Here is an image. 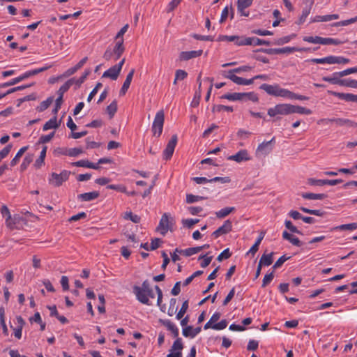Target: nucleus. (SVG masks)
<instances>
[{
    "mask_svg": "<svg viewBox=\"0 0 357 357\" xmlns=\"http://www.w3.org/2000/svg\"><path fill=\"white\" fill-rule=\"evenodd\" d=\"M322 79L325 82H328L333 84H340L341 79L338 75H336V72L333 73L331 76L323 77Z\"/></svg>",
    "mask_w": 357,
    "mask_h": 357,
    "instance_id": "obj_37",
    "label": "nucleus"
},
{
    "mask_svg": "<svg viewBox=\"0 0 357 357\" xmlns=\"http://www.w3.org/2000/svg\"><path fill=\"white\" fill-rule=\"evenodd\" d=\"M275 142V137H273L271 140L268 142H264L261 143L257 149V152L260 153L263 155H267L273 150L272 144Z\"/></svg>",
    "mask_w": 357,
    "mask_h": 357,
    "instance_id": "obj_15",
    "label": "nucleus"
},
{
    "mask_svg": "<svg viewBox=\"0 0 357 357\" xmlns=\"http://www.w3.org/2000/svg\"><path fill=\"white\" fill-rule=\"evenodd\" d=\"M83 151L82 149L79 148H73L70 149L67 151L66 153H63V154H66L71 157H75L79 155V154L82 153Z\"/></svg>",
    "mask_w": 357,
    "mask_h": 357,
    "instance_id": "obj_54",
    "label": "nucleus"
},
{
    "mask_svg": "<svg viewBox=\"0 0 357 357\" xmlns=\"http://www.w3.org/2000/svg\"><path fill=\"white\" fill-rule=\"evenodd\" d=\"M232 42L238 46L251 45L250 37L234 36Z\"/></svg>",
    "mask_w": 357,
    "mask_h": 357,
    "instance_id": "obj_26",
    "label": "nucleus"
},
{
    "mask_svg": "<svg viewBox=\"0 0 357 357\" xmlns=\"http://www.w3.org/2000/svg\"><path fill=\"white\" fill-rule=\"evenodd\" d=\"M71 83L72 81L66 82L58 90L57 94L59 96L55 100V107L52 110L54 115H56L59 110L61 109L63 102V94L70 89Z\"/></svg>",
    "mask_w": 357,
    "mask_h": 357,
    "instance_id": "obj_6",
    "label": "nucleus"
},
{
    "mask_svg": "<svg viewBox=\"0 0 357 357\" xmlns=\"http://www.w3.org/2000/svg\"><path fill=\"white\" fill-rule=\"evenodd\" d=\"M70 174V172L67 170H63L60 174L53 172L49 178V183L55 187H59L68 179Z\"/></svg>",
    "mask_w": 357,
    "mask_h": 357,
    "instance_id": "obj_5",
    "label": "nucleus"
},
{
    "mask_svg": "<svg viewBox=\"0 0 357 357\" xmlns=\"http://www.w3.org/2000/svg\"><path fill=\"white\" fill-rule=\"evenodd\" d=\"M117 110V102L116 100L112 101L107 107V112L110 118H112Z\"/></svg>",
    "mask_w": 357,
    "mask_h": 357,
    "instance_id": "obj_45",
    "label": "nucleus"
},
{
    "mask_svg": "<svg viewBox=\"0 0 357 357\" xmlns=\"http://www.w3.org/2000/svg\"><path fill=\"white\" fill-rule=\"evenodd\" d=\"M300 209L306 213L310 214V215H314L317 216H322L324 215V212L321 210H312L309 209L305 207H301Z\"/></svg>",
    "mask_w": 357,
    "mask_h": 357,
    "instance_id": "obj_52",
    "label": "nucleus"
},
{
    "mask_svg": "<svg viewBox=\"0 0 357 357\" xmlns=\"http://www.w3.org/2000/svg\"><path fill=\"white\" fill-rule=\"evenodd\" d=\"M357 22V19L356 17H352L351 19L347 20H342L337 22H335L333 24V26H347L349 24H351L352 23H354Z\"/></svg>",
    "mask_w": 357,
    "mask_h": 357,
    "instance_id": "obj_53",
    "label": "nucleus"
},
{
    "mask_svg": "<svg viewBox=\"0 0 357 357\" xmlns=\"http://www.w3.org/2000/svg\"><path fill=\"white\" fill-rule=\"evenodd\" d=\"M88 58L84 57L81 59L75 66L68 68L65 73L62 75V77H69L74 73H75L79 69H80L87 61Z\"/></svg>",
    "mask_w": 357,
    "mask_h": 357,
    "instance_id": "obj_18",
    "label": "nucleus"
},
{
    "mask_svg": "<svg viewBox=\"0 0 357 357\" xmlns=\"http://www.w3.org/2000/svg\"><path fill=\"white\" fill-rule=\"evenodd\" d=\"M305 1H306L305 6L303 7V10H302V14L299 18V24H303L305 21L306 18L310 13L312 5L314 3L313 0H305Z\"/></svg>",
    "mask_w": 357,
    "mask_h": 357,
    "instance_id": "obj_16",
    "label": "nucleus"
},
{
    "mask_svg": "<svg viewBox=\"0 0 357 357\" xmlns=\"http://www.w3.org/2000/svg\"><path fill=\"white\" fill-rule=\"evenodd\" d=\"M289 258H290L289 257H286L285 255H282L274 264L273 268L275 269V268H280Z\"/></svg>",
    "mask_w": 357,
    "mask_h": 357,
    "instance_id": "obj_61",
    "label": "nucleus"
},
{
    "mask_svg": "<svg viewBox=\"0 0 357 357\" xmlns=\"http://www.w3.org/2000/svg\"><path fill=\"white\" fill-rule=\"evenodd\" d=\"M133 293L140 303L148 305H151L149 298H153L155 297L153 291L148 280L144 281L141 287L134 286Z\"/></svg>",
    "mask_w": 357,
    "mask_h": 357,
    "instance_id": "obj_1",
    "label": "nucleus"
},
{
    "mask_svg": "<svg viewBox=\"0 0 357 357\" xmlns=\"http://www.w3.org/2000/svg\"><path fill=\"white\" fill-rule=\"evenodd\" d=\"M227 326V321L226 319H222L220 322L214 324L213 325V329L220 331L225 329Z\"/></svg>",
    "mask_w": 357,
    "mask_h": 357,
    "instance_id": "obj_58",
    "label": "nucleus"
},
{
    "mask_svg": "<svg viewBox=\"0 0 357 357\" xmlns=\"http://www.w3.org/2000/svg\"><path fill=\"white\" fill-rule=\"evenodd\" d=\"M165 121V114L162 109L158 111L154 118L152 125V131L154 136L160 137L162 134Z\"/></svg>",
    "mask_w": 357,
    "mask_h": 357,
    "instance_id": "obj_3",
    "label": "nucleus"
},
{
    "mask_svg": "<svg viewBox=\"0 0 357 357\" xmlns=\"http://www.w3.org/2000/svg\"><path fill=\"white\" fill-rule=\"evenodd\" d=\"M12 149V145L8 144L0 151V159L3 160L8 156Z\"/></svg>",
    "mask_w": 357,
    "mask_h": 357,
    "instance_id": "obj_60",
    "label": "nucleus"
},
{
    "mask_svg": "<svg viewBox=\"0 0 357 357\" xmlns=\"http://www.w3.org/2000/svg\"><path fill=\"white\" fill-rule=\"evenodd\" d=\"M273 252H271L269 254H264L261 256L259 264H260L261 266H270L273 263Z\"/></svg>",
    "mask_w": 357,
    "mask_h": 357,
    "instance_id": "obj_32",
    "label": "nucleus"
},
{
    "mask_svg": "<svg viewBox=\"0 0 357 357\" xmlns=\"http://www.w3.org/2000/svg\"><path fill=\"white\" fill-rule=\"evenodd\" d=\"M200 77H201V75H199L197 77V82H199V89H198V91L195 92L193 100L191 102V105L192 107H197L199 103V100L201 98V85H202V83L200 82Z\"/></svg>",
    "mask_w": 357,
    "mask_h": 357,
    "instance_id": "obj_36",
    "label": "nucleus"
},
{
    "mask_svg": "<svg viewBox=\"0 0 357 357\" xmlns=\"http://www.w3.org/2000/svg\"><path fill=\"white\" fill-rule=\"evenodd\" d=\"M182 252H183V255H185L186 257H190V256H192V255L200 252V248L199 246L189 248L183 250V251H182Z\"/></svg>",
    "mask_w": 357,
    "mask_h": 357,
    "instance_id": "obj_51",
    "label": "nucleus"
},
{
    "mask_svg": "<svg viewBox=\"0 0 357 357\" xmlns=\"http://www.w3.org/2000/svg\"><path fill=\"white\" fill-rule=\"evenodd\" d=\"M120 72L121 71L117 68V67L113 66L104 72L102 77H109L113 80H116L118 78Z\"/></svg>",
    "mask_w": 357,
    "mask_h": 357,
    "instance_id": "obj_22",
    "label": "nucleus"
},
{
    "mask_svg": "<svg viewBox=\"0 0 357 357\" xmlns=\"http://www.w3.org/2000/svg\"><path fill=\"white\" fill-rule=\"evenodd\" d=\"M177 140L178 137L176 135L172 136L171 139L168 142L166 148L163 151V157L165 160H168L172 158L177 144Z\"/></svg>",
    "mask_w": 357,
    "mask_h": 357,
    "instance_id": "obj_9",
    "label": "nucleus"
},
{
    "mask_svg": "<svg viewBox=\"0 0 357 357\" xmlns=\"http://www.w3.org/2000/svg\"><path fill=\"white\" fill-rule=\"evenodd\" d=\"M112 51L113 52V54L114 56V60L119 59L125 51V47L123 46V39L121 38L116 41L114 48L112 49Z\"/></svg>",
    "mask_w": 357,
    "mask_h": 357,
    "instance_id": "obj_17",
    "label": "nucleus"
},
{
    "mask_svg": "<svg viewBox=\"0 0 357 357\" xmlns=\"http://www.w3.org/2000/svg\"><path fill=\"white\" fill-rule=\"evenodd\" d=\"M27 149L28 146H23L18 151L15 156L10 161V165L11 167L15 166L19 162L20 158L23 155Z\"/></svg>",
    "mask_w": 357,
    "mask_h": 357,
    "instance_id": "obj_35",
    "label": "nucleus"
},
{
    "mask_svg": "<svg viewBox=\"0 0 357 357\" xmlns=\"http://www.w3.org/2000/svg\"><path fill=\"white\" fill-rule=\"evenodd\" d=\"M302 197L305 199H310V200H321L327 197V195L324 193L320 194H316V193H312V192H305L301 195Z\"/></svg>",
    "mask_w": 357,
    "mask_h": 357,
    "instance_id": "obj_27",
    "label": "nucleus"
},
{
    "mask_svg": "<svg viewBox=\"0 0 357 357\" xmlns=\"http://www.w3.org/2000/svg\"><path fill=\"white\" fill-rule=\"evenodd\" d=\"M0 212L3 217L6 218V222L7 225L10 227H12L13 225H14L15 222L13 221V220L11 218V215H10L8 208L6 205H3L1 207Z\"/></svg>",
    "mask_w": 357,
    "mask_h": 357,
    "instance_id": "obj_25",
    "label": "nucleus"
},
{
    "mask_svg": "<svg viewBox=\"0 0 357 357\" xmlns=\"http://www.w3.org/2000/svg\"><path fill=\"white\" fill-rule=\"evenodd\" d=\"M100 194L97 191H93L89 192H85L82 194H79L77 196L78 199L82 202H90L97 199L99 197Z\"/></svg>",
    "mask_w": 357,
    "mask_h": 357,
    "instance_id": "obj_21",
    "label": "nucleus"
},
{
    "mask_svg": "<svg viewBox=\"0 0 357 357\" xmlns=\"http://www.w3.org/2000/svg\"><path fill=\"white\" fill-rule=\"evenodd\" d=\"M234 207H225L215 212V215L218 218H224L231 213L235 211Z\"/></svg>",
    "mask_w": 357,
    "mask_h": 357,
    "instance_id": "obj_33",
    "label": "nucleus"
},
{
    "mask_svg": "<svg viewBox=\"0 0 357 357\" xmlns=\"http://www.w3.org/2000/svg\"><path fill=\"white\" fill-rule=\"evenodd\" d=\"M73 165L77 166V167H86L93 169H100V166L98 165V164H94L93 162H89L87 160H81L77 162H75L73 163Z\"/></svg>",
    "mask_w": 357,
    "mask_h": 357,
    "instance_id": "obj_24",
    "label": "nucleus"
},
{
    "mask_svg": "<svg viewBox=\"0 0 357 357\" xmlns=\"http://www.w3.org/2000/svg\"><path fill=\"white\" fill-rule=\"evenodd\" d=\"M183 343L181 338H177L173 342L167 357H182Z\"/></svg>",
    "mask_w": 357,
    "mask_h": 357,
    "instance_id": "obj_8",
    "label": "nucleus"
},
{
    "mask_svg": "<svg viewBox=\"0 0 357 357\" xmlns=\"http://www.w3.org/2000/svg\"><path fill=\"white\" fill-rule=\"evenodd\" d=\"M295 113L310 115L312 114V110L301 106L291 105V114Z\"/></svg>",
    "mask_w": 357,
    "mask_h": 357,
    "instance_id": "obj_30",
    "label": "nucleus"
},
{
    "mask_svg": "<svg viewBox=\"0 0 357 357\" xmlns=\"http://www.w3.org/2000/svg\"><path fill=\"white\" fill-rule=\"evenodd\" d=\"M231 256V252H229V249L227 248L224 250L217 257V260L221 261L224 259H228Z\"/></svg>",
    "mask_w": 357,
    "mask_h": 357,
    "instance_id": "obj_63",
    "label": "nucleus"
},
{
    "mask_svg": "<svg viewBox=\"0 0 357 357\" xmlns=\"http://www.w3.org/2000/svg\"><path fill=\"white\" fill-rule=\"evenodd\" d=\"M206 199V197H203V196L194 195H192V194H187L186 195V202L188 204L195 203V202H199V201H201V200H204V199Z\"/></svg>",
    "mask_w": 357,
    "mask_h": 357,
    "instance_id": "obj_42",
    "label": "nucleus"
},
{
    "mask_svg": "<svg viewBox=\"0 0 357 357\" xmlns=\"http://www.w3.org/2000/svg\"><path fill=\"white\" fill-rule=\"evenodd\" d=\"M251 41V45H270L271 43L268 40H262L256 37H250Z\"/></svg>",
    "mask_w": 357,
    "mask_h": 357,
    "instance_id": "obj_46",
    "label": "nucleus"
},
{
    "mask_svg": "<svg viewBox=\"0 0 357 357\" xmlns=\"http://www.w3.org/2000/svg\"><path fill=\"white\" fill-rule=\"evenodd\" d=\"M134 73H135V69H132L127 75L126 80L124 81L123 86L119 92L121 96L124 95L126 93V91H128V89H129Z\"/></svg>",
    "mask_w": 357,
    "mask_h": 357,
    "instance_id": "obj_20",
    "label": "nucleus"
},
{
    "mask_svg": "<svg viewBox=\"0 0 357 357\" xmlns=\"http://www.w3.org/2000/svg\"><path fill=\"white\" fill-rule=\"evenodd\" d=\"M259 88L265 91L268 95L276 97L279 96L282 89L278 84L271 85L268 84H262Z\"/></svg>",
    "mask_w": 357,
    "mask_h": 357,
    "instance_id": "obj_11",
    "label": "nucleus"
},
{
    "mask_svg": "<svg viewBox=\"0 0 357 357\" xmlns=\"http://www.w3.org/2000/svg\"><path fill=\"white\" fill-rule=\"evenodd\" d=\"M201 331V327L193 328L192 326H188L183 329V335L185 337H190L194 338Z\"/></svg>",
    "mask_w": 357,
    "mask_h": 357,
    "instance_id": "obj_23",
    "label": "nucleus"
},
{
    "mask_svg": "<svg viewBox=\"0 0 357 357\" xmlns=\"http://www.w3.org/2000/svg\"><path fill=\"white\" fill-rule=\"evenodd\" d=\"M33 160V154H30V153H27L24 158L23 159V161L20 165V169L21 171H24L26 169V168L28 167V166L32 162Z\"/></svg>",
    "mask_w": 357,
    "mask_h": 357,
    "instance_id": "obj_39",
    "label": "nucleus"
},
{
    "mask_svg": "<svg viewBox=\"0 0 357 357\" xmlns=\"http://www.w3.org/2000/svg\"><path fill=\"white\" fill-rule=\"evenodd\" d=\"M307 50V48H298L295 47H285L282 48L260 49L259 51L268 54H290L296 51L302 52Z\"/></svg>",
    "mask_w": 357,
    "mask_h": 357,
    "instance_id": "obj_7",
    "label": "nucleus"
},
{
    "mask_svg": "<svg viewBox=\"0 0 357 357\" xmlns=\"http://www.w3.org/2000/svg\"><path fill=\"white\" fill-rule=\"evenodd\" d=\"M170 228L171 224L169 221V216L167 213H164L161 217L158 226L157 227V231L164 236Z\"/></svg>",
    "mask_w": 357,
    "mask_h": 357,
    "instance_id": "obj_10",
    "label": "nucleus"
},
{
    "mask_svg": "<svg viewBox=\"0 0 357 357\" xmlns=\"http://www.w3.org/2000/svg\"><path fill=\"white\" fill-rule=\"evenodd\" d=\"M303 40L305 42L313 43V44H321L322 37L320 36H304Z\"/></svg>",
    "mask_w": 357,
    "mask_h": 357,
    "instance_id": "obj_48",
    "label": "nucleus"
},
{
    "mask_svg": "<svg viewBox=\"0 0 357 357\" xmlns=\"http://www.w3.org/2000/svg\"><path fill=\"white\" fill-rule=\"evenodd\" d=\"M357 229V222H353L349 224L341 225L333 228V230L344 231L350 230L353 231Z\"/></svg>",
    "mask_w": 357,
    "mask_h": 357,
    "instance_id": "obj_40",
    "label": "nucleus"
},
{
    "mask_svg": "<svg viewBox=\"0 0 357 357\" xmlns=\"http://www.w3.org/2000/svg\"><path fill=\"white\" fill-rule=\"evenodd\" d=\"M335 123L339 126H354V125L356 126V124L349 119H341V118H337V119L335 120Z\"/></svg>",
    "mask_w": 357,
    "mask_h": 357,
    "instance_id": "obj_49",
    "label": "nucleus"
},
{
    "mask_svg": "<svg viewBox=\"0 0 357 357\" xmlns=\"http://www.w3.org/2000/svg\"><path fill=\"white\" fill-rule=\"evenodd\" d=\"M175 76L176 80H183L187 77L188 73L185 70L179 69L176 71Z\"/></svg>",
    "mask_w": 357,
    "mask_h": 357,
    "instance_id": "obj_64",
    "label": "nucleus"
},
{
    "mask_svg": "<svg viewBox=\"0 0 357 357\" xmlns=\"http://www.w3.org/2000/svg\"><path fill=\"white\" fill-rule=\"evenodd\" d=\"M50 68V66H47L40 68L26 71L24 73V77H25V78L27 79L30 77L34 76V75L40 73L44 72L46 70L49 69Z\"/></svg>",
    "mask_w": 357,
    "mask_h": 357,
    "instance_id": "obj_38",
    "label": "nucleus"
},
{
    "mask_svg": "<svg viewBox=\"0 0 357 357\" xmlns=\"http://www.w3.org/2000/svg\"><path fill=\"white\" fill-rule=\"evenodd\" d=\"M235 73H236L229 70L224 74V77L231 79L233 82L238 85H242L243 78L236 75Z\"/></svg>",
    "mask_w": 357,
    "mask_h": 357,
    "instance_id": "obj_29",
    "label": "nucleus"
},
{
    "mask_svg": "<svg viewBox=\"0 0 357 357\" xmlns=\"http://www.w3.org/2000/svg\"><path fill=\"white\" fill-rule=\"evenodd\" d=\"M294 36H287L278 39L274 44L278 45H282L283 44L289 43Z\"/></svg>",
    "mask_w": 357,
    "mask_h": 357,
    "instance_id": "obj_62",
    "label": "nucleus"
},
{
    "mask_svg": "<svg viewBox=\"0 0 357 357\" xmlns=\"http://www.w3.org/2000/svg\"><path fill=\"white\" fill-rule=\"evenodd\" d=\"M202 53H203V51L202 50L182 52L180 54V59L181 60L188 61L191 59L200 56L202 54Z\"/></svg>",
    "mask_w": 357,
    "mask_h": 357,
    "instance_id": "obj_19",
    "label": "nucleus"
},
{
    "mask_svg": "<svg viewBox=\"0 0 357 357\" xmlns=\"http://www.w3.org/2000/svg\"><path fill=\"white\" fill-rule=\"evenodd\" d=\"M282 238L287 241H289L294 245H296L298 247L301 246V241L297 237L288 233L287 231H283Z\"/></svg>",
    "mask_w": 357,
    "mask_h": 357,
    "instance_id": "obj_28",
    "label": "nucleus"
},
{
    "mask_svg": "<svg viewBox=\"0 0 357 357\" xmlns=\"http://www.w3.org/2000/svg\"><path fill=\"white\" fill-rule=\"evenodd\" d=\"M268 114L271 117H274L277 115L291 114V104H278L275 107L268 109Z\"/></svg>",
    "mask_w": 357,
    "mask_h": 357,
    "instance_id": "obj_4",
    "label": "nucleus"
},
{
    "mask_svg": "<svg viewBox=\"0 0 357 357\" xmlns=\"http://www.w3.org/2000/svg\"><path fill=\"white\" fill-rule=\"evenodd\" d=\"M285 227L292 233L301 234V232L297 229L296 227L293 225L290 220H286L284 222Z\"/></svg>",
    "mask_w": 357,
    "mask_h": 357,
    "instance_id": "obj_56",
    "label": "nucleus"
},
{
    "mask_svg": "<svg viewBox=\"0 0 357 357\" xmlns=\"http://www.w3.org/2000/svg\"><path fill=\"white\" fill-rule=\"evenodd\" d=\"M228 160L241 162L243 161H248L250 160L247 150L243 149L237 152L236 154L228 157Z\"/></svg>",
    "mask_w": 357,
    "mask_h": 357,
    "instance_id": "obj_14",
    "label": "nucleus"
},
{
    "mask_svg": "<svg viewBox=\"0 0 357 357\" xmlns=\"http://www.w3.org/2000/svg\"><path fill=\"white\" fill-rule=\"evenodd\" d=\"M221 98L231 101L251 100L255 102L259 100L258 96L255 92L226 93L222 95Z\"/></svg>",
    "mask_w": 357,
    "mask_h": 357,
    "instance_id": "obj_2",
    "label": "nucleus"
},
{
    "mask_svg": "<svg viewBox=\"0 0 357 357\" xmlns=\"http://www.w3.org/2000/svg\"><path fill=\"white\" fill-rule=\"evenodd\" d=\"M356 80L351 79H341L340 86H344L351 88H357Z\"/></svg>",
    "mask_w": 357,
    "mask_h": 357,
    "instance_id": "obj_50",
    "label": "nucleus"
},
{
    "mask_svg": "<svg viewBox=\"0 0 357 357\" xmlns=\"http://www.w3.org/2000/svg\"><path fill=\"white\" fill-rule=\"evenodd\" d=\"M274 278V273L272 271L270 273L266 274L262 282V287H265L267 286L273 279Z\"/></svg>",
    "mask_w": 357,
    "mask_h": 357,
    "instance_id": "obj_59",
    "label": "nucleus"
},
{
    "mask_svg": "<svg viewBox=\"0 0 357 357\" xmlns=\"http://www.w3.org/2000/svg\"><path fill=\"white\" fill-rule=\"evenodd\" d=\"M232 228L231 222L229 220L225 221L224 224L213 232L212 236L217 238L220 236L229 233Z\"/></svg>",
    "mask_w": 357,
    "mask_h": 357,
    "instance_id": "obj_12",
    "label": "nucleus"
},
{
    "mask_svg": "<svg viewBox=\"0 0 357 357\" xmlns=\"http://www.w3.org/2000/svg\"><path fill=\"white\" fill-rule=\"evenodd\" d=\"M124 218L130 220L134 223H139L141 220V218L139 215L133 214L131 211H127L125 213Z\"/></svg>",
    "mask_w": 357,
    "mask_h": 357,
    "instance_id": "obj_44",
    "label": "nucleus"
},
{
    "mask_svg": "<svg viewBox=\"0 0 357 357\" xmlns=\"http://www.w3.org/2000/svg\"><path fill=\"white\" fill-rule=\"evenodd\" d=\"M307 183L310 185L322 186L324 185V179H315L313 178H310L307 179Z\"/></svg>",
    "mask_w": 357,
    "mask_h": 357,
    "instance_id": "obj_57",
    "label": "nucleus"
},
{
    "mask_svg": "<svg viewBox=\"0 0 357 357\" xmlns=\"http://www.w3.org/2000/svg\"><path fill=\"white\" fill-rule=\"evenodd\" d=\"M328 93L331 94L338 98L345 100L347 102H357V95L353 93H344L335 92L333 91H328Z\"/></svg>",
    "mask_w": 357,
    "mask_h": 357,
    "instance_id": "obj_13",
    "label": "nucleus"
},
{
    "mask_svg": "<svg viewBox=\"0 0 357 357\" xmlns=\"http://www.w3.org/2000/svg\"><path fill=\"white\" fill-rule=\"evenodd\" d=\"M53 101L54 97L50 96L47 98L45 100L40 102V105L37 107L36 110L39 112L45 111L50 106Z\"/></svg>",
    "mask_w": 357,
    "mask_h": 357,
    "instance_id": "obj_34",
    "label": "nucleus"
},
{
    "mask_svg": "<svg viewBox=\"0 0 357 357\" xmlns=\"http://www.w3.org/2000/svg\"><path fill=\"white\" fill-rule=\"evenodd\" d=\"M59 125L60 123H57L56 121V115H54V116L52 119H50L44 124L43 130L44 131H46L50 129L57 128L59 126Z\"/></svg>",
    "mask_w": 357,
    "mask_h": 357,
    "instance_id": "obj_31",
    "label": "nucleus"
},
{
    "mask_svg": "<svg viewBox=\"0 0 357 357\" xmlns=\"http://www.w3.org/2000/svg\"><path fill=\"white\" fill-rule=\"evenodd\" d=\"M253 0H238L237 10L246 9L252 3Z\"/></svg>",
    "mask_w": 357,
    "mask_h": 357,
    "instance_id": "obj_47",
    "label": "nucleus"
},
{
    "mask_svg": "<svg viewBox=\"0 0 357 357\" xmlns=\"http://www.w3.org/2000/svg\"><path fill=\"white\" fill-rule=\"evenodd\" d=\"M310 61L314 63L333 64V56H328L321 59H312Z\"/></svg>",
    "mask_w": 357,
    "mask_h": 357,
    "instance_id": "obj_41",
    "label": "nucleus"
},
{
    "mask_svg": "<svg viewBox=\"0 0 357 357\" xmlns=\"http://www.w3.org/2000/svg\"><path fill=\"white\" fill-rule=\"evenodd\" d=\"M203 259V261L201 262V264L200 266L202 267V268H206L207 267L210 263L211 262V260L213 259V257L212 256H210V257H206V255H200L199 257V260Z\"/></svg>",
    "mask_w": 357,
    "mask_h": 357,
    "instance_id": "obj_55",
    "label": "nucleus"
},
{
    "mask_svg": "<svg viewBox=\"0 0 357 357\" xmlns=\"http://www.w3.org/2000/svg\"><path fill=\"white\" fill-rule=\"evenodd\" d=\"M188 301H185L183 304H182V306L180 309V310L178 311V312L177 313L176 316V318L178 320L181 319L185 313L187 312L188 309Z\"/></svg>",
    "mask_w": 357,
    "mask_h": 357,
    "instance_id": "obj_43",
    "label": "nucleus"
}]
</instances>
